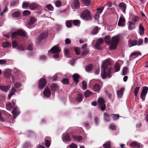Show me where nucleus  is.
Instances as JSON below:
<instances>
[{"mask_svg":"<svg viewBox=\"0 0 148 148\" xmlns=\"http://www.w3.org/2000/svg\"><path fill=\"white\" fill-rule=\"evenodd\" d=\"M111 65V62L110 60L107 59L103 62L102 64V67L104 69V71L101 74V76L103 79H106L107 77L110 78L112 75V71L113 69L112 68H110L108 70L107 73L106 71L108 68V66Z\"/></svg>","mask_w":148,"mask_h":148,"instance_id":"nucleus-1","label":"nucleus"},{"mask_svg":"<svg viewBox=\"0 0 148 148\" xmlns=\"http://www.w3.org/2000/svg\"><path fill=\"white\" fill-rule=\"evenodd\" d=\"M119 40V38L118 36H115L112 37L111 45L110 46V50L114 49L116 48V46L118 43Z\"/></svg>","mask_w":148,"mask_h":148,"instance_id":"nucleus-2","label":"nucleus"},{"mask_svg":"<svg viewBox=\"0 0 148 148\" xmlns=\"http://www.w3.org/2000/svg\"><path fill=\"white\" fill-rule=\"evenodd\" d=\"M18 35H20L25 37L26 36V34L25 31L21 29L14 32L12 34V38H15Z\"/></svg>","mask_w":148,"mask_h":148,"instance_id":"nucleus-3","label":"nucleus"},{"mask_svg":"<svg viewBox=\"0 0 148 148\" xmlns=\"http://www.w3.org/2000/svg\"><path fill=\"white\" fill-rule=\"evenodd\" d=\"M92 16L88 10H84V20L89 21L91 20Z\"/></svg>","mask_w":148,"mask_h":148,"instance_id":"nucleus-4","label":"nucleus"},{"mask_svg":"<svg viewBox=\"0 0 148 148\" xmlns=\"http://www.w3.org/2000/svg\"><path fill=\"white\" fill-rule=\"evenodd\" d=\"M98 105L102 111H103L105 109L106 106L105 104V101L104 99L100 97L98 99Z\"/></svg>","mask_w":148,"mask_h":148,"instance_id":"nucleus-5","label":"nucleus"},{"mask_svg":"<svg viewBox=\"0 0 148 148\" xmlns=\"http://www.w3.org/2000/svg\"><path fill=\"white\" fill-rule=\"evenodd\" d=\"M148 91V87L147 86H144L140 94V98L143 101H144L145 97Z\"/></svg>","mask_w":148,"mask_h":148,"instance_id":"nucleus-6","label":"nucleus"},{"mask_svg":"<svg viewBox=\"0 0 148 148\" xmlns=\"http://www.w3.org/2000/svg\"><path fill=\"white\" fill-rule=\"evenodd\" d=\"M47 82L46 80L43 78H41L38 83L39 88L41 89L43 88L46 85Z\"/></svg>","mask_w":148,"mask_h":148,"instance_id":"nucleus-7","label":"nucleus"},{"mask_svg":"<svg viewBox=\"0 0 148 148\" xmlns=\"http://www.w3.org/2000/svg\"><path fill=\"white\" fill-rule=\"evenodd\" d=\"M12 113L13 114V118L15 119L20 114V112L18 108L16 106L13 109Z\"/></svg>","mask_w":148,"mask_h":148,"instance_id":"nucleus-8","label":"nucleus"},{"mask_svg":"<svg viewBox=\"0 0 148 148\" xmlns=\"http://www.w3.org/2000/svg\"><path fill=\"white\" fill-rule=\"evenodd\" d=\"M119 7L120 9L124 14L126 13V10L127 7L126 4L123 2H121L119 5Z\"/></svg>","mask_w":148,"mask_h":148,"instance_id":"nucleus-9","label":"nucleus"},{"mask_svg":"<svg viewBox=\"0 0 148 148\" xmlns=\"http://www.w3.org/2000/svg\"><path fill=\"white\" fill-rule=\"evenodd\" d=\"M60 49L59 48L58 45H57L53 47L49 51L51 54L54 53H58L60 51Z\"/></svg>","mask_w":148,"mask_h":148,"instance_id":"nucleus-10","label":"nucleus"},{"mask_svg":"<svg viewBox=\"0 0 148 148\" xmlns=\"http://www.w3.org/2000/svg\"><path fill=\"white\" fill-rule=\"evenodd\" d=\"M128 45L129 47L137 45V41L136 40L130 39L128 41Z\"/></svg>","mask_w":148,"mask_h":148,"instance_id":"nucleus-11","label":"nucleus"},{"mask_svg":"<svg viewBox=\"0 0 148 148\" xmlns=\"http://www.w3.org/2000/svg\"><path fill=\"white\" fill-rule=\"evenodd\" d=\"M135 24L131 21H129L127 23L128 29L129 30H132L134 29L135 28Z\"/></svg>","mask_w":148,"mask_h":148,"instance_id":"nucleus-12","label":"nucleus"},{"mask_svg":"<svg viewBox=\"0 0 148 148\" xmlns=\"http://www.w3.org/2000/svg\"><path fill=\"white\" fill-rule=\"evenodd\" d=\"M125 21V19L124 17L122 16L120 17L118 22V25L121 27L124 26Z\"/></svg>","mask_w":148,"mask_h":148,"instance_id":"nucleus-13","label":"nucleus"},{"mask_svg":"<svg viewBox=\"0 0 148 148\" xmlns=\"http://www.w3.org/2000/svg\"><path fill=\"white\" fill-rule=\"evenodd\" d=\"M139 55H141V53L139 51L134 52L131 53L130 56V58H135Z\"/></svg>","mask_w":148,"mask_h":148,"instance_id":"nucleus-14","label":"nucleus"},{"mask_svg":"<svg viewBox=\"0 0 148 148\" xmlns=\"http://www.w3.org/2000/svg\"><path fill=\"white\" fill-rule=\"evenodd\" d=\"M70 139V136L68 134H63L62 140L64 142L69 141Z\"/></svg>","mask_w":148,"mask_h":148,"instance_id":"nucleus-15","label":"nucleus"},{"mask_svg":"<svg viewBox=\"0 0 148 148\" xmlns=\"http://www.w3.org/2000/svg\"><path fill=\"white\" fill-rule=\"evenodd\" d=\"M11 73V71L10 69H5L4 72V75L6 78H8L10 77V75Z\"/></svg>","mask_w":148,"mask_h":148,"instance_id":"nucleus-16","label":"nucleus"},{"mask_svg":"<svg viewBox=\"0 0 148 148\" xmlns=\"http://www.w3.org/2000/svg\"><path fill=\"white\" fill-rule=\"evenodd\" d=\"M44 95L47 97H49L50 96L51 92L50 90L47 88H46L44 91Z\"/></svg>","mask_w":148,"mask_h":148,"instance_id":"nucleus-17","label":"nucleus"},{"mask_svg":"<svg viewBox=\"0 0 148 148\" xmlns=\"http://www.w3.org/2000/svg\"><path fill=\"white\" fill-rule=\"evenodd\" d=\"M124 90V88H122L119 90L117 91V94L118 98H121L122 97Z\"/></svg>","mask_w":148,"mask_h":148,"instance_id":"nucleus-18","label":"nucleus"},{"mask_svg":"<svg viewBox=\"0 0 148 148\" xmlns=\"http://www.w3.org/2000/svg\"><path fill=\"white\" fill-rule=\"evenodd\" d=\"M139 33L140 35H142L144 34L145 29L142 24L140 23L139 26Z\"/></svg>","mask_w":148,"mask_h":148,"instance_id":"nucleus-19","label":"nucleus"},{"mask_svg":"<svg viewBox=\"0 0 148 148\" xmlns=\"http://www.w3.org/2000/svg\"><path fill=\"white\" fill-rule=\"evenodd\" d=\"M101 89V87L100 86L97 84H95L93 87V89L95 92L99 93Z\"/></svg>","mask_w":148,"mask_h":148,"instance_id":"nucleus-20","label":"nucleus"},{"mask_svg":"<svg viewBox=\"0 0 148 148\" xmlns=\"http://www.w3.org/2000/svg\"><path fill=\"white\" fill-rule=\"evenodd\" d=\"M79 76V75L77 73L74 74L73 76V77L74 82L76 84L78 83Z\"/></svg>","mask_w":148,"mask_h":148,"instance_id":"nucleus-21","label":"nucleus"},{"mask_svg":"<svg viewBox=\"0 0 148 148\" xmlns=\"http://www.w3.org/2000/svg\"><path fill=\"white\" fill-rule=\"evenodd\" d=\"M36 20V19L33 17H31L28 20V23L29 25H31L34 23Z\"/></svg>","mask_w":148,"mask_h":148,"instance_id":"nucleus-22","label":"nucleus"},{"mask_svg":"<svg viewBox=\"0 0 148 148\" xmlns=\"http://www.w3.org/2000/svg\"><path fill=\"white\" fill-rule=\"evenodd\" d=\"M38 6L39 5L37 3H32L29 5V8L32 10H34L37 8Z\"/></svg>","mask_w":148,"mask_h":148,"instance_id":"nucleus-23","label":"nucleus"},{"mask_svg":"<svg viewBox=\"0 0 148 148\" xmlns=\"http://www.w3.org/2000/svg\"><path fill=\"white\" fill-rule=\"evenodd\" d=\"M93 68V66L90 64L85 67V69L86 72H89L91 71Z\"/></svg>","mask_w":148,"mask_h":148,"instance_id":"nucleus-24","label":"nucleus"},{"mask_svg":"<svg viewBox=\"0 0 148 148\" xmlns=\"http://www.w3.org/2000/svg\"><path fill=\"white\" fill-rule=\"evenodd\" d=\"M114 72H117L119 71L120 69V64L118 62H116L114 65Z\"/></svg>","mask_w":148,"mask_h":148,"instance_id":"nucleus-25","label":"nucleus"},{"mask_svg":"<svg viewBox=\"0 0 148 148\" xmlns=\"http://www.w3.org/2000/svg\"><path fill=\"white\" fill-rule=\"evenodd\" d=\"M130 146L131 147L134 148H139L140 147V144L137 142H134L131 143Z\"/></svg>","mask_w":148,"mask_h":148,"instance_id":"nucleus-26","label":"nucleus"},{"mask_svg":"<svg viewBox=\"0 0 148 148\" xmlns=\"http://www.w3.org/2000/svg\"><path fill=\"white\" fill-rule=\"evenodd\" d=\"M73 5L75 9H78L79 7V4L78 0H74L73 2Z\"/></svg>","mask_w":148,"mask_h":148,"instance_id":"nucleus-27","label":"nucleus"},{"mask_svg":"<svg viewBox=\"0 0 148 148\" xmlns=\"http://www.w3.org/2000/svg\"><path fill=\"white\" fill-rule=\"evenodd\" d=\"M103 115L104 120L107 122H109L110 120V116H111L112 115L110 114L109 115L108 113H104Z\"/></svg>","mask_w":148,"mask_h":148,"instance_id":"nucleus-28","label":"nucleus"},{"mask_svg":"<svg viewBox=\"0 0 148 148\" xmlns=\"http://www.w3.org/2000/svg\"><path fill=\"white\" fill-rule=\"evenodd\" d=\"M10 88V87L8 86H0V89L4 92H7L8 91Z\"/></svg>","mask_w":148,"mask_h":148,"instance_id":"nucleus-29","label":"nucleus"},{"mask_svg":"<svg viewBox=\"0 0 148 148\" xmlns=\"http://www.w3.org/2000/svg\"><path fill=\"white\" fill-rule=\"evenodd\" d=\"M72 24L74 25L77 26H79L80 23V21L78 20H72Z\"/></svg>","mask_w":148,"mask_h":148,"instance_id":"nucleus-30","label":"nucleus"},{"mask_svg":"<svg viewBox=\"0 0 148 148\" xmlns=\"http://www.w3.org/2000/svg\"><path fill=\"white\" fill-rule=\"evenodd\" d=\"M91 0H84V6L90 7L91 5Z\"/></svg>","mask_w":148,"mask_h":148,"instance_id":"nucleus-31","label":"nucleus"},{"mask_svg":"<svg viewBox=\"0 0 148 148\" xmlns=\"http://www.w3.org/2000/svg\"><path fill=\"white\" fill-rule=\"evenodd\" d=\"M47 32H44L42 33L39 36L38 38V40H41L42 39L46 38V37L47 36Z\"/></svg>","mask_w":148,"mask_h":148,"instance_id":"nucleus-32","label":"nucleus"},{"mask_svg":"<svg viewBox=\"0 0 148 148\" xmlns=\"http://www.w3.org/2000/svg\"><path fill=\"white\" fill-rule=\"evenodd\" d=\"M110 36H106L104 38V40L105 42L108 45L111 44V42L110 41Z\"/></svg>","mask_w":148,"mask_h":148,"instance_id":"nucleus-33","label":"nucleus"},{"mask_svg":"<svg viewBox=\"0 0 148 148\" xmlns=\"http://www.w3.org/2000/svg\"><path fill=\"white\" fill-rule=\"evenodd\" d=\"M2 46L4 48L9 47L11 46L10 43L6 42L2 44Z\"/></svg>","mask_w":148,"mask_h":148,"instance_id":"nucleus-34","label":"nucleus"},{"mask_svg":"<svg viewBox=\"0 0 148 148\" xmlns=\"http://www.w3.org/2000/svg\"><path fill=\"white\" fill-rule=\"evenodd\" d=\"M128 68L127 67H124L123 69L122 74L124 75H126L128 72Z\"/></svg>","mask_w":148,"mask_h":148,"instance_id":"nucleus-35","label":"nucleus"},{"mask_svg":"<svg viewBox=\"0 0 148 148\" xmlns=\"http://www.w3.org/2000/svg\"><path fill=\"white\" fill-rule=\"evenodd\" d=\"M51 88L52 91H56L58 89V86L56 84H53L51 86Z\"/></svg>","mask_w":148,"mask_h":148,"instance_id":"nucleus-36","label":"nucleus"},{"mask_svg":"<svg viewBox=\"0 0 148 148\" xmlns=\"http://www.w3.org/2000/svg\"><path fill=\"white\" fill-rule=\"evenodd\" d=\"M82 95L79 94L77 95L76 99V100L77 102H80L82 101Z\"/></svg>","mask_w":148,"mask_h":148,"instance_id":"nucleus-37","label":"nucleus"},{"mask_svg":"<svg viewBox=\"0 0 148 148\" xmlns=\"http://www.w3.org/2000/svg\"><path fill=\"white\" fill-rule=\"evenodd\" d=\"M73 138L74 139L78 141H80L82 140L83 138L80 136H73Z\"/></svg>","mask_w":148,"mask_h":148,"instance_id":"nucleus-38","label":"nucleus"},{"mask_svg":"<svg viewBox=\"0 0 148 148\" xmlns=\"http://www.w3.org/2000/svg\"><path fill=\"white\" fill-rule=\"evenodd\" d=\"M103 146L104 148H110V143L109 141H108L103 145Z\"/></svg>","mask_w":148,"mask_h":148,"instance_id":"nucleus-39","label":"nucleus"},{"mask_svg":"<svg viewBox=\"0 0 148 148\" xmlns=\"http://www.w3.org/2000/svg\"><path fill=\"white\" fill-rule=\"evenodd\" d=\"M92 94V92L88 90H87L84 93V95L85 97L90 96Z\"/></svg>","mask_w":148,"mask_h":148,"instance_id":"nucleus-40","label":"nucleus"},{"mask_svg":"<svg viewBox=\"0 0 148 148\" xmlns=\"http://www.w3.org/2000/svg\"><path fill=\"white\" fill-rule=\"evenodd\" d=\"M72 20L68 21L66 22V26L68 27H71L72 26Z\"/></svg>","mask_w":148,"mask_h":148,"instance_id":"nucleus-41","label":"nucleus"},{"mask_svg":"<svg viewBox=\"0 0 148 148\" xmlns=\"http://www.w3.org/2000/svg\"><path fill=\"white\" fill-rule=\"evenodd\" d=\"M98 31V26H96L93 29L91 33L92 34H96Z\"/></svg>","mask_w":148,"mask_h":148,"instance_id":"nucleus-42","label":"nucleus"},{"mask_svg":"<svg viewBox=\"0 0 148 148\" xmlns=\"http://www.w3.org/2000/svg\"><path fill=\"white\" fill-rule=\"evenodd\" d=\"M132 21L133 22L135 23L139 22L140 19L138 16H136L133 17Z\"/></svg>","mask_w":148,"mask_h":148,"instance_id":"nucleus-43","label":"nucleus"},{"mask_svg":"<svg viewBox=\"0 0 148 148\" xmlns=\"http://www.w3.org/2000/svg\"><path fill=\"white\" fill-rule=\"evenodd\" d=\"M106 5H104V6L99 8L97 9V12L99 14L102 13L103 10L105 6Z\"/></svg>","mask_w":148,"mask_h":148,"instance_id":"nucleus-44","label":"nucleus"},{"mask_svg":"<svg viewBox=\"0 0 148 148\" xmlns=\"http://www.w3.org/2000/svg\"><path fill=\"white\" fill-rule=\"evenodd\" d=\"M6 108L8 110L10 111L12 108V106L11 104L10 103H7L6 105Z\"/></svg>","mask_w":148,"mask_h":148,"instance_id":"nucleus-45","label":"nucleus"},{"mask_svg":"<svg viewBox=\"0 0 148 148\" xmlns=\"http://www.w3.org/2000/svg\"><path fill=\"white\" fill-rule=\"evenodd\" d=\"M20 15V13L19 12H14L13 13L12 16V17L14 18H16L19 16Z\"/></svg>","mask_w":148,"mask_h":148,"instance_id":"nucleus-46","label":"nucleus"},{"mask_svg":"<svg viewBox=\"0 0 148 148\" xmlns=\"http://www.w3.org/2000/svg\"><path fill=\"white\" fill-rule=\"evenodd\" d=\"M97 80L95 79H92L90 81V82L89 83V87H91L92 85L94 84H95L96 83V82Z\"/></svg>","mask_w":148,"mask_h":148,"instance_id":"nucleus-47","label":"nucleus"},{"mask_svg":"<svg viewBox=\"0 0 148 148\" xmlns=\"http://www.w3.org/2000/svg\"><path fill=\"white\" fill-rule=\"evenodd\" d=\"M111 115L113 116L112 118L114 120H117L119 119V116L118 114H111Z\"/></svg>","mask_w":148,"mask_h":148,"instance_id":"nucleus-48","label":"nucleus"},{"mask_svg":"<svg viewBox=\"0 0 148 148\" xmlns=\"http://www.w3.org/2000/svg\"><path fill=\"white\" fill-rule=\"evenodd\" d=\"M62 82L64 84H69V79L67 78H64L62 80Z\"/></svg>","mask_w":148,"mask_h":148,"instance_id":"nucleus-49","label":"nucleus"},{"mask_svg":"<svg viewBox=\"0 0 148 148\" xmlns=\"http://www.w3.org/2000/svg\"><path fill=\"white\" fill-rule=\"evenodd\" d=\"M140 88V87H136L134 90V95L136 97L137 96L138 92Z\"/></svg>","mask_w":148,"mask_h":148,"instance_id":"nucleus-50","label":"nucleus"},{"mask_svg":"<svg viewBox=\"0 0 148 148\" xmlns=\"http://www.w3.org/2000/svg\"><path fill=\"white\" fill-rule=\"evenodd\" d=\"M46 7L50 11H53V7L51 4L47 5Z\"/></svg>","mask_w":148,"mask_h":148,"instance_id":"nucleus-51","label":"nucleus"},{"mask_svg":"<svg viewBox=\"0 0 148 148\" xmlns=\"http://www.w3.org/2000/svg\"><path fill=\"white\" fill-rule=\"evenodd\" d=\"M30 14V12L28 10H26L23 12V16H28Z\"/></svg>","mask_w":148,"mask_h":148,"instance_id":"nucleus-52","label":"nucleus"},{"mask_svg":"<svg viewBox=\"0 0 148 148\" xmlns=\"http://www.w3.org/2000/svg\"><path fill=\"white\" fill-rule=\"evenodd\" d=\"M29 3H23L22 4V7L24 8H26L28 7L29 6Z\"/></svg>","mask_w":148,"mask_h":148,"instance_id":"nucleus-53","label":"nucleus"},{"mask_svg":"<svg viewBox=\"0 0 148 148\" xmlns=\"http://www.w3.org/2000/svg\"><path fill=\"white\" fill-rule=\"evenodd\" d=\"M75 51L77 55H78L80 53V48L78 47H76L75 49Z\"/></svg>","mask_w":148,"mask_h":148,"instance_id":"nucleus-54","label":"nucleus"},{"mask_svg":"<svg viewBox=\"0 0 148 148\" xmlns=\"http://www.w3.org/2000/svg\"><path fill=\"white\" fill-rule=\"evenodd\" d=\"M51 144V143L48 140H46L45 141V145L47 147H49Z\"/></svg>","mask_w":148,"mask_h":148,"instance_id":"nucleus-55","label":"nucleus"},{"mask_svg":"<svg viewBox=\"0 0 148 148\" xmlns=\"http://www.w3.org/2000/svg\"><path fill=\"white\" fill-rule=\"evenodd\" d=\"M7 63V61L5 60H0V64L3 65Z\"/></svg>","mask_w":148,"mask_h":148,"instance_id":"nucleus-56","label":"nucleus"},{"mask_svg":"<svg viewBox=\"0 0 148 148\" xmlns=\"http://www.w3.org/2000/svg\"><path fill=\"white\" fill-rule=\"evenodd\" d=\"M61 4V2L60 1H57L55 2V5L57 7H60Z\"/></svg>","mask_w":148,"mask_h":148,"instance_id":"nucleus-57","label":"nucleus"},{"mask_svg":"<svg viewBox=\"0 0 148 148\" xmlns=\"http://www.w3.org/2000/svg\"><path fill=\"white\" fill-rule=\"evenodd\" d=\"M21 86V84L19 82H16L14 84V86L16 88H18Z\"/></svg>","mask_w":148,"mask_h":148,"instance_id":"nucleus-58","label":"nucleus"},{"mask_svg":"<svg viewBox=\"0 0 148 148\" xmlns=\"http://www.w3.org/2000/svg\"><path fill=\"white\" fill-rule=\"evenodd\" d=\"M13 71L14 73H16L17 74H20L21 73V71L16 68L14 69Z\"/></svg>","mask_w":148,"mask_h":148,"instance_id":"nucleus-59","label":"nucleus"},{"mask_svg":"<svg viewBox=\"0 0 148 148\" xmlns=\"http://www.w3.org/2000/svg\"><path fill=\"white\" fill-rule=\"evenodd\" d=\"M100 44L98 42H97L96 43L95 45V48L98 49H100Z\"/></svg>","mask_w":148,"mask_h":148,"instance_id":"nucleus-60","label":"nucleus"},{"mask_svg":"<svg viewBox=\"0 0 148 148\" xmlns=\"http://www.w3.org/2000/svg\"><path fill=\"white\" fill-rule=\"evenodd\" d=\"M84 126L87 129H88L90 128V126L88 122H86L84 124Z\"/></svg>","mask_w":148,"mask_h":148,"instance_id":"nucleus-61","label":"nucleus"},{"mask_svg":"<svg viewBox=\"0 0 148 148\" xmlns=\"http://www.w3.org/2000/svg\"><path fill=\"white\" fill-rule=\"evenodd\" d=\"M69 147L70 148H77V147L76 144L74 143H73L70 145Z\"/></svg>","mask_w":148,"mask_h":148,"instance_id":"nucleus-62","label":"nucleus"},{"mask_svg":"<svg viewBox=\"0 0 148 148\" xmlns=\"http://www.w3.org/2000/svg\"><path fill=\"white\" fill-rule=\"evenodd\" d=\"M143 42V40L142 38H140L138 39V43H137V45L139 46L141 45Z\"/></svg>","mask_w":148,"mask_h":148,"instance_id":"nucleus-63","label":"nucleus"},{"mask_svg":"<svg viewBox=\"0 0 148 148\" xmlns=\"http://www.w3.org/2000/svg\"><path fill=\"white\" fill-rule=\"evenodd\" d=\"M110 129L112 130H115L116 129V127L115 125L113 124H111L110 127Z\"/></svg>","mask_w":148,"mask_h":148,"instance_id":"nucleus-64","label":"nucleus"}]
</instances>
